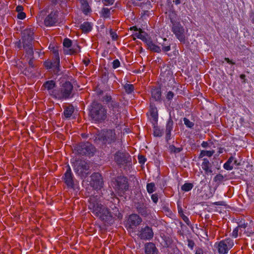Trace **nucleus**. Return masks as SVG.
Instances as JSON below:
<instances>
[{
	"label": "nucleus",
	"mask_w": 254,
	"mask_h": 254,
	"mask_svg": "<svg viewBox=\"0 0 254 254\" xmlns=\"http://www.w3.org/2000/svg\"><path fill=\"white\" fill-rule=\"evenodd\" d=\"M88 208L92 213L101 221L106 222L111 217V213L109 209L101 204L97 195H92L88 200Z\"/></svg>",
	"instance_id": "f257e3e1"
},
{
	"label": "nucleus",
	"mask_w": 254,
	"mask_h": 254,
	"mask_svg": "<svg viewBox=\"0 0 254 254\" xmlns=\"http://www.w3.org/2000/svg\"><path fill=\"white\" fill-rule=\"evenodd\" d=\"M90 116L96 123H102L107 118V109L102 104L93 101L91 105Z\"/></svg>",
	"instance_id": "f03ea898"
},
{
	"label": "nucleus",
	"mask_w": 254,
	"mask_h": 254,
	"mask_svg": "<svg viewBox=\"0 0 254 254\" xmlns=\"http://www.w3.org/2000/svg\"><path fill=\"white\" fill-rule=\"evenodd\" d=\"M34 31L32 28H26L22 32V44L23 49L28 55L32 56L34 55L33 48Z\"/></svg>",
	"instance_id": "7ed1b4c3"
},
{
	"label": "nucleus",
	"mask_w": 254,
	"mask_h": 254,
	"mask_svg": "<svg viewBox=\"0 0 254 254\" xmlns=\"http://www.w3.org/2000/svg\"><path fill=\"white\" fill-rule=\"evenodd\" d=\"M55 99L67 100L73 97V86L69 81H66L63 83L60 88L57 89L55 95Z\"/></svg>",
	"instance_id": "20e7f679"
},
{
	"label": "nucleus",
	"mask_w": 254,
	"mask_h": 254,
	"mask_svg": "<svg viewBox=\"0 0 254 254\" xmlns=\"http://www.w3.org/2000/svg\"><path fill=\"white\" fill-rule=\"evenodd\" d=\"M170 20L172 24V31L180 42L185 43L187 39L186 34L187 30H185L180 22L175 21L172 18H171Z\"/></svg>",
	"instance_id": "39448f33"
},
{
	"label": "nucleus",
	"mask_w": 254,
	"mask_h": 254,
	"mask_svg": "<svg viewBox=\"0 0 254 254\" xmlns=\"http://www.w3.org/2000/svg\"><path fill=\"white\" fill-rule=\"evenodd\" d=\"M74 150L81 155H93L95 151L94 146L88 142H81L77 145Z\"/></svg>",
	"instance_id": "423d86ee"
},
{
	"label": "nucleus",
	"mask_w": 254,
	"mask_h": 254,
	"mask_svg": "<svg viewBox=\"0 0 254 254\" xmlns=\"http://www.w3.org/2000/svg\"><path fill=\"white\" fill-rule=\"evenodd\" d=\"M108 107L113 114L112 122L115 124L118 125L119 124V119L121 118L120 111V104L115 100H114L112 102L108 105Z\"/></svg>",
	"instance_id": "0eeeda50"
},
{
	"label": "nucleus",
	"mask_w": 254,
	"mask_h": 254,
	"mask_svg": "<svg viewBox=\"0 0 254 254\" xmlns=\"http://www.w3.org/2000/svg\"><path fill=\"white\" fill-rule=\"evenodd\" d=\"M114 160L119 166L127 164L131 160V157L128 153L126 151H118L115 153Z\"/></svg>",
	"instance_id": "6e6552de"
},
{
	"label": "nucleus",
	"mask_w": 254,
	"mask_h": 254,
	"mask_svg": "<svg viewBox=\"0 0 254 254\" xmlns=\"http://www.w3.org/2000/svg\"><path fill=\"white\" fill-rule=\"evenodd\" d=\"M62 179L68 189L74 190L75 181L71 170L68 165Z\"/></svg>",
	"instance_id": "1a4fd4ad"
},
{
	"label": "nucleus",
	"mask_w": 254,
	"mask_h": 254,
	"mask_svg": "<svg viewBox=\"0 0 254 254\" xmlns=\"http://www.w3.org/2000/svg\"><path fill=\"white\" fill-rule=\"evenodd\" d=\"M115 188L119 193H124L128 189L127 179L125 177H118L114 182Z\"/></svg>",
	"instance_id": "9d476101"
},
{
	"label": "nucleus",
	"mask_w": 254,
	"mask_h": 254,
	"mask_svg": "<svg viewBox=\"0 0 254 254\" xmlns=\"http://www.w3.org/2000/svg\"><path fill=\"white\" fill-rule=\"evenodd\" d=\"M233 246L234 242L232 239L228 238L222 240L218 244V252L220 254H227Z\"/></svg>",
	"instance_id": "9b49d317"
},
{
	"label": "nucleus",
	"mask_w": 254,
	"mask_h": 254,
	"mask_svg": "<svg viewBox=\"0 0 254 254\" xmlns=\"http://www.w3.org/2000/svg\"><path fill=\"white\" fill-rule=\"evenodd\" d=\"M63 46L64 48H67L64 50V53L69 55H76L80 52V47L78 45L72 46V41L68 38H65L63 41Z\"/></svg>",
	"instance_id": "f8f14e48"
},
{
	"label": "nucleus",
	"mask_w": 254,
	"mask_h": 254,
	"mask_svg": "<svg viewBox=\"0 0 254 254\" xmlns=\"http://www.w3.org/2000/svg\"><path fill=\"white\" fill-rule=\"evenodd\" d=\"M90 184L94 190H100L103 186V180L101 175L99 173H94L90 176Z\"/></svg>",
	"instance_id": "ddd939ff"
},
{
	"label": "nucleus",
	"mask_w": 254,
	"mask_h": 254,
	"mask_svg": "<svg viewBox=\"0 0 254 254\" xmlns=\"http://www.w3.org/2000/svg\"><path fill=\"white\" fill-rule=\"evenodd\" d=\"M153 235L152 228L148 226L141 227L138 230L137 236L141 240H150L153 238Z\"/></svg>",
	"instance_id": "4468645a"
},
{
	"label": "nucleus",
	"mask_w": 254,
	"mask_h": 254,
	"mask_svg": "<svg viewBox=\"0 0 254 254\" xmlns=\"http://www.w3.org/2000/svg\"><path fill=\"white\" fill-rule=\"evenodd\" d=\"M116 134L115 129H107L104 131L101 137L104 143L111 144L116 140Z\"/></svg>",
	"instance_id": "2eb2a0df"
},
{
	"label": "nucleus",
	"mask_w": 254,
	"mask_h": 254,
	"mask_svg": "<svg viewBox=\"0 0 254 254\" xmlns=\"http://www.w3.org/2000/svg\"><path fill=\"white\" fill-rule=\"evenodd\" d=\"M142 221V218L139 215L132 214L129 216L127 224L128 229H133L139 225Z\"/></svg>",
	"instance_id": "dca6fc26"
},
{
	"label": "nucleus",
	"mask_w": 254,
	"mask_h": 254,
	"mask_svg": "<svg viewBox=\"0 0 254 254\" xmlns=\"http://www.w3.org/2000/svg\"><path fill=\"white\" fill-rule=\"evenodd\" d=\"M58 11H53L44 19V24L47 27L54 26L58 21Z\"/></svg>",
	"instance_id": "f3484780"
},
{
	"label": "nucleus",
	"mask_w": 254,
	"mask_h": 254,
	"mask_svg": "<svg viewBox=\"0 0 254 254\" xmlns=\"http://www.w3.org/2000/svg\"><path fill=\"white\" fill-rule=\"evenodd\" d=\"M56 86V83L55 81L51 80L45 82L43 84L42 88L43 87L45 89H46L48 91V94L53 98H55V95L57 92V89H55Z\"/></svg>",
	"instance_id": "a211bd4d"
},
{
	"label": "nucleus",
	"mask_w": 254,
	"mask_h": 254,
	"mask_svg": "<svg viewBox=\"0 0 254 254\" xmlns=\"http://www.w3.org/2000/svg\"><path fill=\"white\" fill-rule=\"evenodd\" d=\"M89 169V166L87 162L82 161L77 163L74 167L75 171L79 174H82L83 173H85V171L88 170Z\"/></svg>",
	"instance_id": "6ab92c4d"
},
{
	"label": "nucleus",
	"mask_w": 254,
	"mask_h": 254,
	"mask_svg": "<svg viewBox=\"0 0 254 254\" xmlns=\"http://www.w3.org/2000/svg\"><path fill=\"white\" fill-rule=\"evenodd\" d=\"M174 126V122L170 117L169 119L168 120L166 125V128H165V133H166V140L167 141H168L171 139V131L173 129Z\"/></svg>",
	"instance_id": "aec40b11"
},
{
	"label": "nucleus",
	"mask_w": 254,
	"mask_h": 254,
	"mask_svg": "<svg viewBox=\"0 0 254 254\" xmlns=\"http://www.w3.org/2000/svg\"><path fill=\"white\" fill-rule=\"evenodd\" d=\"M201 167L206 175L212 174L213 171L212 170V164L207 158L202 159Z\"/></svg>",
	"instance_id": "412c9836"
},
{
	"label": "nucleus",
	"mask_w": 254,
	"mask_h": 254,
	"mask_svg": "<svg viewBox=\"0 0 254 254\" xmlns=\"http://www.w3.org/2000/svg\"><path fill=\"white\" fill-rule=\"evenodd\" d=\"M135 206L137 211L142 216L145 217L149 214L148 210L144 203L138 202L135 204Z\"/></svg>",
	"instance_id": "4be33fe9"
},
{
	"label": "nucleus",
	"mask_w": 254,
	"mask_h": 254,
	"mask_svg": "<svg viewBox=\"0 0 254 254\" xmlns=\"http://www.w3.org/2000/svg\"><path fill=\"white\" fill-rule=\"evenodd\" d=\"M145 254H158V250L153 243H147L145 245Z\"/></svg>",
	"instance_id": "5701e85b"
},
{
	"label": "nucleus",
	"mask_w": 254,
	"mask_h": 254,
	"mask_svg": "<svg viewBox=\"0 0 254 254\" xmlns=\"http://www.w3.org/2000/svg\"><path fill=\"white\" fill-rule=\"evenodd\" d=\"M145 44L147 45V49L150 50L151 51L158 53H159L161 52L160 47L153 43L151 38L147 41Z\"/></svg>",
	"instance_id": "b1692460"
},
{
	"label": "nucleus",
	"mask_w": 254,
	"mask_h": 254,
	"mask_svg": "<svg viewBox=\"0 0 254 254\" xmlns=\"http://www.w3.org/2000/svg\"><path fill=\"white\" fill-rule=\"evenodd\" d=\"M80 28L84 33H88L91 31L92 27L89 22H84L80 26Z\"/></svg>",
	"instance_id": "393cba45"
},
{
	"label": "nucleus",
	"mask_w": 254,
	"mask_h": 254,
	"mask_svg": "<svg viewBox=\"0 0 254 254\" xmlns=\"http://www.w3.org/2000/svg\"><path fill=\"white\" fill-rule=\"evenodd\" d=\"M136 37L145 43L150 38L146 33H144L143 31L141 29H139V32L136 34Z\"/></svg>",
	"instance_id": "a878e982"
},
{
	"label": "nucleus",
	"mask_w": 254,
	"mask_h": 254,
	"mask_svg": "<svg viewBox=\"0 0 254 254\" xmlns=\"http://www.w3.org/2000/svg\"><path fill=\"white\" fill-rule=\"evenodd\" d=\"M74 107L72 105H70L64 109V114L65 118L70 117L74 112Z\"/></svg>",
	"instance_id": "bb28decb"
},
{
	"label": "nucleus",
	"mask_w": 254,
	"mask_h": 254,
	"mask_svg": "<svg viewBox=\"0 0 254 254\" xmlns=\"http://www.w3.org/2000/svg\"><path fill=\"white\" fill-rule=\"evenodd\" d=\"M215 153L214 150H201L198 155V158H202L204 156L211 157Z\"/></svg>",
	"instance_id": "cd10ccee"
},
{
	"label": "nucleus",
	"mask_w": 254,
	"mask_h": 254,
	"mask_svg": "<svg viewBox=\"0 0 254 254\" xmlns=\"http://www.w3.org/2000/svg\"><path fill=\"white\" fill-rule=\"evenodd\" d=\"M81 8L83 12L87 14V13L90 11V9L89 8V5L86 0H81Z\"/></svg>",
	"instance_id": "c85d7f7f"
},
{
	"label": "nucleus",
	"mask_w": 254,
	"mask_h": 254,
	"mask_svg": "<svg viewBox=\"0 0 254 254\" xmlns=\"http://www.w3.org/2000/svg\"><path fill=\"white\" fill-rule=\"evenodd\" d=\"M141 7L142 9H143V14H147L148 15L149 12L148 10H145V9H150L152 7L150 1H147L146 2L142 3L141 5Z\"/></svg>",
	"instance_id": "c756f323"
},
{
	"label": "nucleus",
	"mask_w": 254,
	"mask_h": 254,
	"mask_svg": "<svg viewBox=\"0 0 254 254\" xmlns=\"http://www.w3.org/2000/svg\"><path fill=\"white\" fill-rule=\"evenodd\" d=\"M124 88L127 94H131L134 90V85L132 84L126 83L124 86Z\"/></svg>",
	"instance_id": "7c9ffc66"
},
{
	"label": "nucleus",
	"mask_w": 254,
	"mask_h": 254,
	"mask_svg": "<svg viewBox=\"0 0 254 254\" xmlns=\"http://www.w3.org/2000/svg\"><path fill=\"white\" fill-rule=\"evenodd\" d=\"M60 57H58V58H54L52 61H51L52 66L53 68H55L58 70H59L60 68Z\"/></svg>",
	"instance_id": "2f4dec72"
},
{
	"label": "nucleus",
	"mask_w": 254,
	"mask_h": 254,
	"mask_svg": "<svg viewBox=\"0 0 254 254\" xmlns=\"http://www.w3.org/2000/svg\"><path fill=\"white\" fill-rule=\"evenodd\" d=\"M150 113L153 121L157 122L158 120V112L157 109L156 108H151L150 109Z\"/></svg>",
	"instance_id": "473e14b6"
},
{
	"label": "nucleus",
	"mask_w": 254,
	"mask_h": 254,
	"mask_svg": "<svg viewBox=\"0 0 254 254\" xmlns=\"http://www.w3.org/2000/svg\"><path fill=\"white\" fill-rule=\"evenodd\" d=\"M101 15L104 18H110L111 15L110 9L106 7H103L101 10Z\"/></svg>",
	"instance_id": "72a5a7b5"
},
{
	"label": "nucleus",
	"mask_w": 254,
	"mask_h": 254,
	"mask_svg": "<svg viewBox=\"0 0 254 254\" xmlns=\"http://www.w3.org/2000/svg\"><path fill=\"white\" fill-rule=\"evenodd\" d=\"M151 94L152 98H154L155 100H159L161 96V91L158 89L152 90Z\"/></svg>",
	"instance_id": "f704fd0d"
},
{
	"label": "nucleus",
	"mask_w": 254,
	"mask_h": 254,
	"mask_svg": "<svg viewBox=\"0 0 254 254\" xmlns=\"http://www.w3.org/2000/svg\"><path fill=\"white\" fill-rule=\"evenodd\" d=\"M147 191L149 193H152L156 190V187L154 183H148L146 186Z\"/></svg>",
	"instance_id": "c9c22d12"
},
{
	"label": "nucleus",
	"mask_w": 254,
	"mask_h": 254,
	"mask_svg": "<svg viewBox=\"0 0 254 254\" xmlns=\"http://www.w3.org/2000/svg\"><path fill=\"white\" fill-rule=\"evenodd\" d=\"M193 187L192 183H185L181 187L182 190L185 191H189Z\"/></svg>",
	"instance_id": "e433bc0d"
},
{
	"label": "nucleus",
	"mask_w": 254,
	"mask_h": 254,
	"mask_svg": "<svg viewBox=\"0 0 254 254\" xmlns=\"http://www.w3.org/2000/svg\"><path fill=\"white\" fill-rule=\"evenodd\" d=\"M162 130L158 126H154L153 127V134L155 136L160 137L162 135Z\"/></svg>",
	"instance_id": "4c0bfd02"
},
{
	"label": "nucleus",
	"mask_w": 254,
	"mask_h": 254,
	"mask_svg": "<svg viewBox=\"0 0 254 254\" xmlns=\"http://www.w3.org/2000/svg\"><path fill=\"white\" fill-rule=\"evenodd\" d=\"M248 226V223H246L245 221H241L239 223L238 227H239V229L240 230V231L239 232L240 235H241L242 231L243 230H245L247 227Z\"/></svg>",
	"instance_id": "58836bf2"
},
{
	"label": "nucleus",
	"mask_w": 254,
	"mask_h": 254,
	"mask_svg": "<svg viewBox=\"0 0 254 254\" xmlns=\"http://www.w3.org/2000/svg\"><path fill=\"white\" fill-rule=\"evenodd\" d=\"M114 100L109 94H106L103 97V101L105 102L107 105L112 102Z\"/></svg>",
	"instance_id": "ea45409f"
},
{
	"label": "nucleus",
	"mask_w": 254,
	"mask_h": 254,
	"mask_svg": "<svg viewBox=\"0 0 254 254\" xmlns=\"http://www.w3.org/2000/svg\"><path fill=\"white\" fill-rule=\"evenodd\" d=\"M224 178V177L222 175L219 174L215 176L213 180L215 183L219 185L223 181Z\"/></svg>",
	"instance_id": "a19ab883"
},
{
	"label": "nucleus",
	"mask_w": 254,
	"mask_h": 254,
	"mask_svg": "<svg viewBox=\"0 0 254 254\" xmlns=\"http://www.w3.org/2000/svg\"><path fill=\"white\" fill-rule=\"evenodd\" d=\"M169 150L171 153H179L182 150L183 148L182 147H176L174 145H172L169 146Z\"/></svg>",
	"instance_id": "79ce46f5"
},
{
	"label": "nucleus",
	"mask_w": 254,
	"mask_h": 254,
	"mask_svg": "<svg viewBox=\"0 0 254 254\" xmlns=\"http://www.w3.org/2000/svg\"><path fill=\"white\" fill-rule=\"evenodd\" d=\"M183 121L184 122L185 125L187 127H189L190 128H193L194 126V123L191 121H190L188 119L186 118H184L183 119Z\"/></svg>",
	"instance_id": "37998d69"
},
{
	"label": "nucleus",
	"mask_w": 254,
	"mask_h": 254,
	"mask_svg": "<svg viewBox=\"0 0 254 254\" xmlns=\"http://www.w3.org/2000/svg\"><path fill=\"white\" fill-rule=\"evenodd\" d=\"M162 50L164 52H167L171 50V46L170 44L166 45L164 44H162Z\"/></svg>",
	"instance_id": "c03bdc74"
},
{
	"label": "nucleus",
	"mask_w": 254,
	"mask_h": 254,
	"mask_svg": "<svg viewBox=\"0 0 254 254\" xmlns=\"http://www.w3.org/2000/svg\"><path fill=\"white\" fill-rule=\"evenodd\" d=\"M51 64L52 63L50 60H47L44 63V65L47 69L53 68Z\"/></svg>",
	"instance_id": "a18cd8bd"
},
{
	"label": "nucleus",
	"mask_w": 254,
	"mask_h": 254,
	"mask_svg": "<svg viewBox=\"0 0 254 254\" xmlns=\"http://www.w3.org/2000/svg\"><path fill=\"white\" fill-rule=\"evenodd\" d=\"M113 64V68L114 69H116L118 68L120 66V62L118 59H116L114 60L112 63Z\"/></svg>",
	"instance_id": "49530a36"
},
{
	"label": "nucleus",
	"mask_w": 254,
	"mask_h": 254,
	"mask_svg": "<svg viewBox=\"0 0 254 254\" xmlns=\"http://www.w3.org/2000/svg\"><path fill=\"white\" fill-rule=\"evenodd\" d=\"M223 167L227 170H232L233 169V166L231 165L230 163L227 162L224 164Z\"/></svg>",
	"instance_id": "de8ad7c7"
},
{
	"label": "nucleus",
	"mask_w": 254,
	"mask_h": 254,
	"mask_svg": "<svg viewBox=\"0 0 254 254\" xmlns=\"http://www.w3.org/2000/svg\"><path fill=\"white\" fill-rule=\"evenodd\" d=\"M239 227H237L236 228H235L233 232H232V236L234 237V238H237L238 235H239Z\"/></svg>",
	"instance_id": "09e8293b"
},
{
	"label": "nucleus",
	"mask_w": 254,
	"mask_h": 254,
	"mask_svg": "<svg viewBox=\"0 0 254 254\" xmlns=\"http://www.w3.org/2000/svg\"><path fill=\"white\" fill-rule=\"evenodd\" d=\"M188 246L192 250L195 245V243L193 240L190 239L188 240Z\"/></svg>",
	"instance_id": "8fccbe9b"
},
{
	"label": "nucleus",
	"mask_w": 254,
	"mask_h": 254,
	"mask_svg": "<svg viewBox=\"0 0 254 254\" xmlns=\"http://www.w3.org/2000/svg\"><path fill=\"white\" fill-rule=\"evenodd\" d=\"M138 162L140 164H144L146 161V158L143 155L138 156Z\"/></svg>",
	"instance_id": "3c124183"
},
{
	"label": "nucleus",
	"mask_w": 254,
	"mask_h": 254,
	"mask_svg": "<svg viewBox=\"0 0 254 254\" xmlns=\"http://www.w3.org/2000/svg\"><path fill=\"white\" fill-rule=\"evenodd\" d=\"M151 198L155 203H156L158 201V195L157 193H154L151 195Z\"/></svg>",
	"instance_id": "603ef678"
},
{
	"label": "nucleus",
	"mask_w": 254,
	"mask_h": 254,
	"mask_svg": "<svg viewBox=\"0 0 254 254\" xmlns=\"http://www.w3.org/2000/svg\"><path fill=\"white\" fill-rule=\"evenodd\" d=\"M174 96V93L172 91H169L167 94L166 98L168 100H170L173 98Z\"/></svg>",
	"instance_id": "864d4df0"
},
{
	"label": "nucleus",
	"mask_w": 254,
	"mask_h": 254,
	"mask_svg": "<svg viewBox=\"0 0 254 254\" xmlns=\"http://www.w3.org/2000/svg\"><path fill=\"white\" fill-rule=\"evenodd\" d=\"M28 56H29V60L28 61V64H29V66H31V67H34V64H33V55L32 56L28 55Z\"/></svg>",
	"instance_id": "5fc2aeb1"
},
{
	"label": "nucleus",
	"mask_w": 254,
	"mask_h": 254,
	"mask_svg": "<svg viewBox=\"0 0 254 254\" xmlns=\"http://www.w3.org/2000/svg\"><path fill=\"white\" fill-rule=\"evenodd\" d=\"M104 4L106 5H112L114 1H115V0H102Z\"/></svg>",
	"instance_id": "6e6d98bb"
},
{
	"label": "nucleus",
	"mask_w": 254,
	"mask_h": 254,
	"mask_svg": "<svg viewBox=\"0 0 254 254\" xmlns=\"http://www.w3.org/2000/svg\"><path fill=\"white\" fill-rule=\"evenodd\" d=\"M26 17V14L23 12H18L17 14V18L19 19H23Z\"/></svg>",
	"instance_id": "4d7b16f0"
},
{
	"label": "nucleus",
	"mask_w": 254,
	"mask_h": 254,
	"mask_svg": "<svg viewBox=\"0 0 254 254\" xmlns=\"http://www.w3.org/2000/svg\"><path fill=\"white\" fill-rule=\"evenodd\" d=\"M45 14H46V11L44 10L41 11L40 13L37 15V18L38 20H41L43 18L42 15H44Z\"/></svg>",
	"instance_id": "13d9d810"
},
{
	"label": "nucleus",
	"mask_w": 254,
	"mask_h": 254,
	"mask_svg": "<svg viewBox=\"0 0 254 254\" xmlns=\"http://www.w3.org/2000/svg\"><path fill=\"white\" fill-rule=\"evenodd\" d=\"M213 204L215 205L225 206L226 202L224 201H220L214 202Z\"/></svg>",
	"instance_id": "bf43d9fd"
},
{
	"label": "nucleus",
	"mask_w": 254,
	"mask_h": 254,
	"mask_svg": "<svg viewBox=\"0 0 254 254\" xmlns=\"http://www.w3.org/2000/svg\"><path fill=\"white\" fill-rule=\"evenodd\" d=\"M201 145L203 148H206L207 147H210L209 143H208L207 141H202V142L201 144Z\"/></svg>",
	"instance_id": "052dcab7"
},
{
	"label": "nucleus",
	"mask_w": 254,
	"mask_h": 254,
	"mask_svg": "<svg viewBox=\"0 0 254 254\" xmlns=\"http://www.w3.org/2000/svg\"><path fill=\"white\" fill-rule=\"evenodd\" d=\"M203 250L200 248H197L196 249L195 254H203Z\"/></svg>",
	"instance_id": "680f3d73"
},
{
	"label": "nucleus",
	"mask_w": 254,
	"mask_h": 254,
	"mask_svg": "<svg viewBox=\"0 0 254 254\" xmlns=\"http://www.w3.org/2000/svg\"><path fill=\"white\" fill-rule=\"evenodd\" d=\"M182 219L183 220L188 224L189 225V223L190 222V220H189V219L188 218V217L187 216H186V215H185L184 214H183V215L182 216Z\"/></svg>",
	"instance_id": "e2e57ef3"
},
{
	"label": "nucleus",
	"mask_w": 254,
	"mask_h": 254,
	"mask_svg": "<svg viewBox=\"0 0 254 254\" xmlns=\"http://www.w3.org/2000/svg\"><path fill=\"white\" fill-rule=\"evenodd\" d=\"M110 34H111L113 39L116 40V39H117L118 35H117V34L115 32H113V31H111L110 32Z\"/></svg>",
	"instance_id": "0e129e2a"
},
{
	"label": "nucleus",
	"mask_w": 254,
	"mask_h": 254,
	"mask_svg": "<svg viewBox=\"0 0 254 254\" xmlns=\"http://www.w3.org/2000/svg\"><path fill=\"white\" fill-rule=\"evenodd\" d=\"M23 10V7L21 5H18L16 7V11L18 12H22Z\"/></svg>",
	"instance_id": "69168bd1"
},
{
	"label": "nucleus",
	"mask_w": 254,
	"mask_h": 254,
	"mask_svg": "<svg viewBox=\"0 0 254 254\" xmlns=\"http://www.w3.org/2000/svg\"><path fill=\"white\" fill-rule=\"evenodd\" d=\"M53 53L54 54L55 58H58V57H60L58 50L54 49Z\"/></svg>",
	"instance_id": "338daca9"
},
{
	"label": "nucleus",
	"mask_w": 254,
	"mask_h": 254,
	"mask_svg": "<svg viewBox=\"0 0 254 254\" xmlns=\"http://www.w3.org/2000/svg\"><path fill=\"white\" fill-rule=\"evenodd\" d=\"M250 18L251 19L252 23H254V11L251 13Z\"/></svg>",
	"instance_id": "774afa93"
}]
</instances>
